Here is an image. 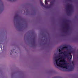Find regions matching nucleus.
Segmentation results:
<instances>
[{
    "label": "nucleus",
    "instance_id": "obj_1",
    "mask_svg": "<svg viewBox=\"0 0 78 78\" xmlns=\"http://www.w3.org/2000/svg\"><path fill=\"white\" fill-rule=\"evenodd\" d=\"M59 51L60 53L54 60V63L55 66L67 69L70 66V63L66 61V58L70 55L71 56L70 59H72V56L70 55L71 53H68L66 52H62L60 49L59 50Z\"/></svg>",
    "mask_w": 78,
    "mask_h": 78
},
{
    "label": "nucleus",
    "instance_id": "obj_2",
    "mask_svg": "<svg viewBox=\"0 0 78 78\" xmlns=\"http://www.w3.org/2000/svg\"><path fill=\"white\" fill-rule=\"evenodd\" d=\"M45 3L46 5H48V3H47V1L46 0L45 1Z\"/></svg>",
    "mask_w": 78,
    "mask_h": 78
},
{
    "label": "nucleus",
    "instance_id": "obj_3",
    "mask_svg": "<svg viewBox=\"0 0 78 78\" xmlns=\"http://www.w3.org/2000/svg\"><path fill=\"white\" fill-rule=\"evenodd\" d=\"M10 1H12V2H13L14 1H15V0H10Z\"/></svg>",
    "mask_w": 78,
    "mask_h": 78
},
{
    "label": "nucleus",
    "instance_id": "obj_4",
    "mask_svg": "<svg viewBox=\"0 0 78 78\" xmlns=\"http://www.w3.org/2000/svg\"><path fill=\"white\" fill-rule=\"evenodd\" d=\"M67 48V47H63V49H64V48Z\"/></svg>",
    "mask_w": 78,
    "mask_h": 78
},
{
    "label": "nucleus",
    "instance_id": "obj_5",
    "mask_svg": "<svg viewBox=\"0 0 78 78\" xmlns=\"http://www.w3.org/2000/svg\"><path fill=\"white\" fill-rule=\"evenodd\" d=\"M41 4H42V5H43V3H42V2H41Z\"/></svg>",
    "mask_w": 78,
    "mask_h": 78
}]
</instances>
